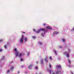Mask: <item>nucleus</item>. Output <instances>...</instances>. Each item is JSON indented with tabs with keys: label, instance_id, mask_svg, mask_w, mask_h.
Here are the masks:
<instances>
[{
	"label": "nucleus",
	"instance_id": "obj_22",
	"mask_svg": "<svg viewBox=\"0 0 74 74\" xmlns=\"http://www.w3.org/2000/svg\"><path fill=\"white\" fill-rule=\"evenodd\" d=\"M49 67H50V68H51L52 67V66H51V64H50L49 65Z\"/></svg>",
	"mask_w": 74,
	"mask_h": 74
},
{
	"label": "nucleus",
	"instance_id": "obj_45",
	"mask_svg": "<svg viewBox=\"0 0 74 74\" xmlns=\"http://www.w3.org/2000/svg\"><path fill=\"white\" fill-rule=\"evenodd\" d=\"M36 74H37V73H36Z\"/></svg>",
	"mask_w": 74,
	"mask_h": 74
},
{
	"label": "nucleus",
	"instance_id": "obj_13",
	"mask_svg": "<svg viewBox=\"0 0 74 74\" xmlns=\"http://www.w3.org/2000/svg\"><path fill=\"white\" fill-rule=\"evenodd\" d=\"M41 64H43V59H41Z\"/></svg>",
	"mask_w": 74,
	"mask_h": 74
},
{
	"label": "nucleus",
	"instance_id": "obj_10",
	"mask_svg": "<svg viewBox=\"0 0 74 74\" xmlns=\"http://www.w3.org/2000/svg\"><path fill=\"white\" fill-rule=\"evenodd\" d=\"M40 31H42L43 32H44V31H45V30L43 28H42V29H40Z\"/></svg>",
	"mask_w": 74,
	"mask_h": 74
},
{
	"label": "nucleus",
	"instance_id": "obj_27",
	"mask_svg": "<svg viewBox=\"0 0 74 74\" xmlns=\"http://www.w3.org/2000/svg\"><path fill=\"white\" fill-rule=\"evenodd\" d=\"M68 51L69 52H70V49H68Z\"/></svg>",
	"mask_w": 74,
	"mask_h": 74
},
{
	"label": "nucleus",
	"instance_id": "obj_21",
	"mask_svg": "<svg viewBox=\"0 0 74 74\" xmlns=\"http://www.w3.org/2000/svg\"><path fill=\"white\" fill-rule=\"evenodd\" d=\"M64 53L65 55H66L67 54V52H64Z\"/></svg>",
	"mask_w": 74,
	"mask_h": 74
},
{
	"label": "nucleus",
	"instance_id": "obj_28",
	"mask_svg": "<svg viewBox=\"0 0 74 74\" xmlns=\"http://www.w3.org/2000/svg\"><path fill=\"white\" fill-rule=\"evenodd\" d=\"M35 69H38V67H37V66H36V67H35Z\"/></svg>",
	"mask_w": 74,
	"mask_h": 74
},
{
	"label": "nucleus",
	"instance_id": "obj_36",
	"mask_svg": "<svg viewBox=\"0 0 74 74\" xmlns=\"http://www.w3.org/2000/svg\"><path fill=\"white\" fill-rule=\"evenodd\" d=\"M71 74H73V72H71Z\"/></svg>",
	"mask_w": 74,
	"mask_h": 74
},
{
	"label": "nucleus",
	"instance_id": "obj_29",
	"mask_svg": "<svg viewBox=\"0 0 74 74\" xmlns=\"http://www.w3.org/2000/svg\"><path fill=\"white\" fill-rule=\"evenodd\" d=\"M59 48H62V46H59Z\"/></svg>",
	"mask_w": 74,
	"mask_h": 74
},
{
	"label": "nucleus",
	"instance_id": "obj_8",
	"mask_svg": "<svg viewBox=\"0 0 74 74\" xmlns=\"http://www.w3.org/2000/svg\"><path fill=\"white\" fill-rule=\"evenodd\" d=\"M60 71H61L60 70H59V71H58L56 72V74H59V73H60Z\"/></svg>",
	"mask_w": 74,
	"mask_h": 74
},
{
	"label": "nucleus",
	"instance_id": "obj_39",
	"mask_svg": "<svg viewBox=\"0 0 74 74\" xmlns=\"http://www.w3.org/2000/svg\"><path fill=\"white\" fill-rule=\"evenodd\" d=\"M22 33H25V32H22Z\"/></svg>",
	"mask_w": 74,
	"mask_h": 74
},
{
	"label": "nucleus",
	"instance_id": "obj_17",
	"mask_svg": "<svg viewBox=\"0 0 74 74\" xmlns=\"http://www.w3.org/2000/svg\"><path fill=\"white\" fill-rule=\"evenodd\" d=\"M22 54L21 53H20V54L18 56L20 58H21V56H22Z\"/></svg>",
	"mask_w": 74,
	"mask_h": 74
},
{
	"label": "nucleus",
	"instance_id": "obj_32",
	"mask_svg": "<svg viewBox=\"0 0 74 74\" xmlns=\"http://www.w3.org/2000/svg\"><path fill=\"white\" fill-rule=\"evenodd\" d=\"M23 59L22 58H21V61H23Z\"/></svg>",
	"mask_w": 74,
	"mask_h": 74
},
{
	"label": "nucleus",
	"instance_id": "obj_5",
	"mask_svg": "<svg viewBox=\"0 0 74 74\" xmlns=\"http://www.w3.org/2000/svg\"><path fill=\"white\" fill-rule=\"evenodd\" d=\"M33 65L32 64L30 65L28 67V69H32V67L33 66Z\"/></svg>",
	"mask_w": 74,
	"mask_h": 74
},
{
	"label": "nucleus",
	"instance_id": "obj_4",
	"mask_svg": "<svg viewBox=\"0 0 74 74\" xmlns=\"http://www.w3.org/2000/svg\"><path fill=\"white\" fill-rule=\"evenodd\" d=\"M46 28L47 29H49V30H52V28L48 26L46 27Z\"/></svg>",
	"mask_w": 74,
	"mask_h": 74
},
{
	"label": "nucleus",
	"instance_id": "obj_3",
	"mask_svg": "<svg viewBox=\"0 0 74 74\" xmlns=\"http://www.w3.org/2000/svg\"><path fill=\"white\" fill-rule=\"evenodd\" d=\"M48 57H46V58H44V60L46 62H48Z\"/></svg>",
	"mask_w": 74,
	"mask_h": 74
},
{
	"label": "nucleus",
	"instance_id": "obj_12",
	"mask_svg": "<svg viewBox=\"0 0 74 74\" xmlns=\"http://www.w3.org/2000/svg\"><path fill=\"white\" fill-rule=\"evenodd\" d=\"M38 44L40 45H42V42H38Z\"/></svg>",
	"mask_w": 74,
	"mask_h": 74
},
{
	"label": "nucleus",
	"instance_id": "obj_35",
	"mask_svg": "<svg viewBox=\"0 0 74 74\" xmlns=\"http://www.w3.org/2000/svg\"><path fill=\"white\" fill-rule=\"evenodd\" d=\"M8 73H9V72H10V70H8Z\"/></svg>",
	"mask_w": 74,
	"mask_h": 74
},
{
	"label": "nucleus",
	"instance_id": "obj_30",
	"mask_svg": "<svg viewBox=\"0 0 74 74\" xmlns=\"http://www.w3.org/2000/svg\"><path fill=\"white\" fill-rule=\"evenodd\" d=\"M3 40L2 39L0 40V42H2Z\"/></svg>",
	"mask_w": 74,
	"mask_h": 74
},
{
	"label": "nucleus",
	"instance_id": "obj_25",
	"mask_svg": "<svg viewBox=\"0 0 74 74\" xmlns=\"http://www.w3.org/2000/svg\"><path fill=\"white\" fill-rule=\"evenodd\" d=\"M36 38V37H35L34 36H32V38Z\"/></svg>",
	"mask_w": 74,
	"mask_h": 74
},
{
	"label": "nucleus",
	"instance_id": "obj_15",
	"mask_svg": "<svg viewBox=\"0 0 74 74\" xmlns=\"http://www.w3.org/2000/svg\"><path fill=\"white\" fill-rule=\"evenodd\" d=\"M62 42H65V40L64 39H62L61 40Z\"/></svg>",
	"mask_w": 74,
	"mask_h": 74
},
{
	"label": "nucleus",
	"instance_id": "obj_20",
	"mask_svg": "<svg viewBox=\"0 0 74 74\" xmlns=\"http://www.w3.org/2000/svg\"><path fill=\"white\" fill-rule=\"evenodd\" d=\"M68 62L69 63H71V61L69 60H68Z\"/></svg>",
	"mask_w": 74,
	"mask_h": 74
},
{
	"label": "nucleus",
	"instance_id": "obj_40",
	"mask_svg": "<svg viewBox=\"0 0 74 74\" xmlns=\"http://www.w3.org/2000/svg\"><path fill=\"white\" fill-rule=\"evenodd\" d=\"M55 53L56 54V51H55Z\"/></svg>",
	"mask_w": 74,
	"mask_h": 74
},
{
	"label": "nucleus",
	"instance_id": "obj_37",
	"mask_svg": "<svg viewBox=\"0 0 74 74\" xmlns=\"http://www.w3.org/2000/svg\"><path fill=\"white\" fill-rule=\"evenodd\" d=\"M73 30H74V27H73Z\"/></svg>",
	"mask_w": 74,
	"mask_h": 74
},
{
	"label": "nucleus",
	"instance_id": "obj_9",
	"mask_svg": "<svg viewBox=\"0 0 74 74\" xmlns=\"http://www.w3.org/2000/svg\"><path fill=\"white\" fill-rule=\"evenodd\" d=\"M24 40L25 41V42H26L27 40V39L26 38H25L24 39Z\"/></svg>",
	"mask_w": 74,
	"mask_h": 74
},
{
	"label": "nucleus",
	"instance_id": "obj_33",
	"mask_svg": "<svg viewBox=\"0 0 74 74\" xmlns=\"http://www.w3.org/2000/svg\"><path fill=\"white\" fill-rule=\"evenodd\" d=\"M43 26H45V24L44 23V24L43 25Z\"/></svg>",
	"mask_w": 74,
	"mask_h": 74
},
{
	"label": "nucleus",
	"instance_id": "obj_24",
	"mask_svg": "<svg viewBox=\"0 0 74 74\" xmlns=\"http://www.w3.org/2000/svg\"><path fill=\"white\" fill-rule=\"evenodd\" d=\"M41 35L42 37H44V34H43V33H42Z\"/></svg>",
	"mask_w": 74,
	"mask_h": 74
},
{
	"label": "nucleus",
	"instance_id": "obj_44",
	"mask_svg": "<svg viewBox=\"0 0 74 74\" xmlns=\"http://www.w3.org/2000/svg\"><path fill=\"white\" fill-rule=\"evenodd\" d=\"M25 55V54L23 53V55Z\"/></svg>",
	"mask_w": 74,
	"mask_h": 74
},
{
	"label": "nucleus",
	"instance_id": "obj_26",
	"mask_svg": "<svg viewBox=\"0 0 74 74\" xmlns=\"http://www.w3.org/2000/svg\"><path fill=\"white\" fill-rule=\"evenodd\" d=\"M34 32H35L36 31V30L35 29H33Z\"/></svg>",
	"mask_w": 74,
	"mask_h": 74
},
{
	"label": "nucleus",
	"instance_id": "obj_1",
	"mask_svg": "<svg viewBox=\"0 0 74 74\" xmlns=\"http://www.w3.org/2000/svg\"><path fill=\"white\" fill-rule=\"evenodd\" d=\"M24 38V36L23 35H22L21 36V38H20L19 40V41L20 43H22L23 42V38Z\"/></svg>",
	"mask_w": 74,
	"mask_h": 74
},
{
	"label": "nucleus",
	"instance_id": "obj_19",
	"mask_svg": "<svg viewBox=\"0 0 74 74\" xmlns=\"http://www.w3.org/2000/svg\"><path fill=\"white\" fill-rule=\"evenodd\" d=\"M49 59H50V60H52V58L51 56H50L49 57Z\"/></svg>",
	"mask_w": 74,
	"mask_h": 74
},
{
	"label": "nucleus",
	"instance_id": "obj_43",
	"mask_svg": "<svg viewBox=\"0 0 74 74\" xmlns=\"http://www.w3.org/2000/svg\"><path fill=\"white\" fill-rule=\"evenodd\" d=\"M18 73H19V72H18Z\"/></svg>",
	"mask_w": 74,
	"mask_h": 74
},
{
	"label": "nucleus",
	"instance_id": "obj_41",
	"mask_svg": "<svg viewBox=\"0 0 74 74\" xmlns=\"http://www.w3.org/2000/svg\"><path fill=\"white\" fill-rule=\"evenodd\" d=\"M47 71H49V69L47 70Z\"/></svg>",
	"mask_w": 74,
	"mask_h": 74
},
{
	"label": "nucleus",
	"instance_id": "obj_34",
	"mask_svg": "<svg viewBox=\"0 0 74 74\" xmlns=\"http://www.w3.org/2000/svg\"><path fill=\"white\" fill-rule=\"evenodd\" d=\"M38 61L36 62V64H38Z\"/></svg>",
	"mask_w": 74,
	"mask_h": 74
},
{
	"label": "nucleus",
	"instance_id": "obj_42",
	"mask_svg": "<svg viewBox=\"0 0 74 74\" xmlns=\"http://www.w3.org/2000/svg\"><path fill=\"white\" fill-rule=\"evenodd\" d=\"M3 58H4V56H3Z\"/></svg>",
	"mask_w": 74,
	"mask_h": 74
},
{
	"label": "nucleus",
	"instance_id": "obj_16",
	"mask_svg": "<svg viewBox=\"0 0 74 74\" xmlns=\"http://www.w3.org/2000/svg\"><path fill=\"white\" fill-rule=\"evenodd\" d=\"M4 47L5 48V49H7V45H5L4 46Z\"/></svg>",
	"mask_w": 74,
	"mask_h": 74
},
{
	"label": "nucleus",
	"instance_id": "obj_7",
	"mask_svg": "<svg viewBox=\"0 0 74 74\" xmlns=\"http://www.w3.org/2000/svg\"><path fill=\"white\" fill-rule=\"evenodd\" d=\"M53 34L54 35H57V34H59V32H55L53 33Z\"/></svg>",
	"mask_w": 74,
	"mask_h": 74
},
{
	"label": "nucleus",
	"instance_id": "obj_23",
	"mask_svg": "<svg viewBox=\"0 0 74 74\" xmlns=\"http://www.w3.org/2000/svg\"><path fill=\"white\" fill-rule=\"evenodd\" d=\"M14 67L12 66V67L10 69L11 70H12V69H14Z\"/></svg>",
	"mask_w": 74,
	"mask_h": 74
},
{
	"label": "nucleus",
	"instance_id": "obj_14",
	"mask_svg": "<svg viewBox=\"0 0 74 74\" xmlns=\"http://www.w3.org/2000/svg\"><path fill=\"white\" fill-rule=\"evenodd\" d=\"M66 57H67V58H69V53H67L66 54Z\"/></svg>",
	"mask_w": 74,
	"mask_h": 74
},
{
	"label": "nucleus",
	"instance_id": "obj_11",
	"mask_svg": "<svg viewBox=\"0 0 74 74\" xmlns=\"http://www.w3.org/2000/svg\"><path fill=\"white\" fill-rule=\"evenodd\" d=\"M40 30V29L38 30L37 32H36V33H39L40 32V31H41V30Z\"/></svg>",
	"mask_w": 74,
	"mask_h": 74
},
{
	"label": "nucleus",
	"instance_id": "obj_38",
	"mask_svg": "<svg viewBox=\"0 0 74 74\" xmlns=\"http://www.w3.org/2000/svg\"><path fill=\"white\" fill-rule=\"evenodd\" d=\"M29 54H30V53H28L27 55H29Z\"/></svg>",
	"mask_w": 74,
	"mask_h": 74
},
{
	"label": "nucleus",
	"instance_id": "obj_18",
	"mask_svg": "<svg viewBox=\"0 0 74 74\" xmlns=\"http://www.w3.org/2000/svg\"><path fill=\"white\" fill-rule=\"evenodd\" d=\"M53 71L52 70H51L50 71V74H51V73H53Z\"/></svg>",
	"mask_w": 74,
	"mask_h": 74
},
{
	"label": "nucleus",
	"instance_id": "obj_6",
	"mask_svg": "<svg viewBox=\"0 0 74 74\" xmlns=\"http://www.w3.org/2000/svg\"><path fill=\"white\" fill-rule=\"evenodd\" d=\"M61 67V66L60 65H57L56 66V68H57L58 69H59V68H60Z\"/></svg>",
	"mask_w": 74,
	"mask_h": 74
},
{
	"label": "nucleus",
	"instance_id": "obj_31",
	"mask_svg": "<svg viewBox=\"0 0 74 74\" xmlns=\"http://www.w3.org/2000/svg\"><path fill=\"white\" fill-rule=\"evenodd\" d=\"M3 51V50L2 49H0V52H1Z\"/></svg>",
	"mask_w": 74,
	"mask_h": 74
},
{
	"label": "nucleus",
	"instance_id": "obj_2",
	"mask_svg": "<svg viewBox=\"0 0 74 74\" xmlns=\"http://www.w3.org/2000/svg\"><path fill=\"white\" fill-rule=\"evenodd\" d=\"M15 51V53H16V57H18V55L19 53V52L16 51V49H14Z\"/></svg>",
	"mask_w": 74,
	"mask_h": 74
}]
</instances>
